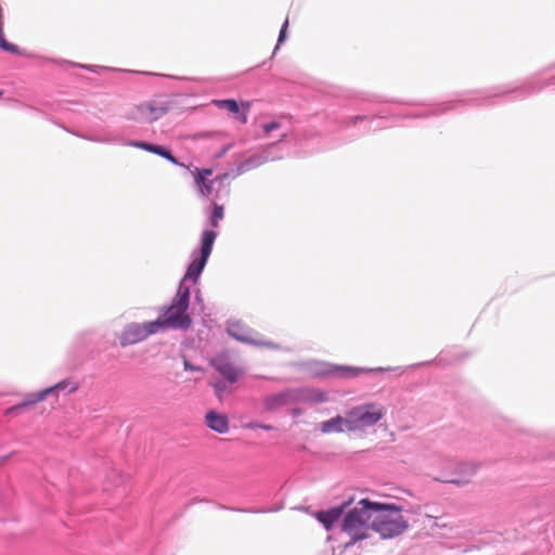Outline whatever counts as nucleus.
Masks as SVG:
<instances>
[{"label":"nucleus","mask_w":555,"mask_h":555,"mask_svg":"<svg viewBox=\"0 0 555 555\" xmlns=\"http://www.w3.org/2000/svg\"><path fill=\"white\" fill-rule=\"evenodd\" d=\"M274 149H276V144H271L266 150L260 152L259 154L253 155L249 158L245 159L241 164L240 170L242 172L248 171L250 169L261 166L262 164H264L267 162L281 158L282 157L281 155L273 153Z\"/></svg>","instance_id":"obj_16"},{"label":"nucleus","mask_w":555,"mask_h":555,"mask_svg":"<svg viewBox=\"0 0 555 555\" xmlns=\"http://www.w3.org/2000/svg\"><path fill=\"white\" fill-rule=\"evenodd\" d=\"M287 135H288V131H287V130H284V131L280 134V140H279V141H283Z\"/></svg>","instance_id":"obj_33"},{"label":"nucleus","mask_w":555,"mask_h":555,"mask_svg":"<svg viewBox=\"0 0 555 555\" xmlns=\"http://www.w3.org/2000/svg\"><path fill=\"white\" fill-rule=\"evenodd\" d=\"M324 392L310 388H289L278 393L269 395L263 399V409L273 412L280 408L297 403H319L325 401Z\"/></svg>","instance_id":"obj_4"},{"label":"nucleus","mask_w":555,"mask_h":555,"mask_svg":"<svg viewBox=\"0 0 555 555\" xmlns=\"http://www.w3.org/2000/svg\"><path fill=\"white\" fill-rule=\"evenodd\" d=\"M212 173L211 169H203L195 176V183L198 186V192L202 196L210 198L212 201L218 198L215 194V185L221 184L224 179L229 177L228 173L216 177L212 180H207V177Z\"/></svg>","instance_id":"obj_13"},{"label":"nucleus","mask_w":555,"mask_h":555,"mask_svg":"<svg viewBox=\"0 0 555 555\" xmlns=\"http://www.w3.org/2000/svg\"><path fill=\"white\" fill-rule=\"evenodd\" d=\"M205 421L207 427L218 434H225L229 430V420L223 413L209 411L205 416Z\"/></svg>","instance_id":"obj_17"},{"label":"nucleus","mask_w":555,"mask_h":555,"mask_svg":"<svg viewBox=\"0 0 555 555\" xmlns=\"http://www.w3.org/2000/svg\"><path fill=\"white\" fill-rule=\"evenodd\" d=\"M223 219V206L215 204L212 212L209 217V223L211 227L217 228L219 225V221Z\"/></svg>","instance_id":"obj_22"},{"label":"nucleus","mask_w":555,"mask_h":555,"mask_svg":"<svg viewBox=\"0 0 555 555\" xmlns=\"http://www.w3.org/2000/svg\"><path fill=\"white\" fill-rule=\"evenodd\" d=\"M262 129L266 135H269L272 131L282 129V124L280 121H271L262 125Z\"/></svg>","instance_id":"obj_26"},{"label":"nucleus","mask_w":555,"mask_h":555,"mask_svg":"<svg viewBox=\"0 0 555 555\" xmlns=\"http://www.w3.org/2000/svg\"><path fill=\"white\" fill-rule=\"evenodd\" d=\"M365 117L364 116H356L353 118L350 119L351 122H357L358 120H364Z\"/></svg>","instance_id":"obj_32"},{"label":"nucleus","mask_w":555,"mask_h":555,"mask_svg":"<svg viewBox=\"0 0 555 555\" xmlns=\"http://www.w3.org/2000/svg\"><path fill=\"white\" fill-rule=\"evenodd\" d=\"M211 366L229 383H235L242 375V370L233 365L227 353H219L210 361Z\"/></svg>","instance_id":"obj_15"},{"label":"nucleus","mask_w":555,"mask_h":555,"mask_svg":"<svg viewBox=\"0 0 555 555\" xmlns=\"http://www.w3.org/2000/svg\"><path fill=\"white\" fill-rule=\"evenodd\" d=\"M190 285L180 283L175 297L169 306L159 309V315L155 321L158 323V331L168 330H188L192 324V319L188 313L190 306Z\"/></svg>","instance_id":"obj_1"},{"label":"nucleus","mask_w":555,"mask_h":555,"mask_svg":"<svg viewBox=\"0 0 555 555\" xmlns=\"http://www.w3.org/2000/svg\"><path fill=\"white\" fill-rule=\"evenodd\" d=\"M282 508V506L273 507L269 509H237L238 512H246V513H271V512H278Z\"/></svg>","instance_id":"obj_29"},{"label":"nucleus","mask_w":555,"mask_h":555,"mask_svg":"<svg viewBox=\"0 0 555 555\" xmlns=\"http://www.w3.org/2000/svg\"><path fill=\"white\" fill-rule=\"evenodd\" d=\"M401 512L400 505L373 502L372 530L382 539H391L403 533L408 528V521Z\"/></svg>","instance_id":"obj_2"},{"label":"nucleus","mask_w":555,"mask_h":555,"mask_svg":"<svg viewBox=\"0 0 555 555\" xmlns=\"http://www.w3.org/2000/svg\"><path fill=\"white\" fill-rule=\"evenodd\" d=\"M166 112L167 108L165 106L153 103H144L138 105L129 118H132L139 122L150 124L163 117Z\"/></svg>","instance_id":"obj_14"},{"label":"nucleus","mask_w":555,"mask_h":555,"mask_svg":"<svg viewBox=\"0 0 555 555\" xmlns=\"http://www.w3.org/2000/svg\"><path fill=\"white\" fill-rule=\"evenodd\" d=\"M248 428H259V429H263V430H272L273 427L269 424H260V423H250L247 425Z\"/></svg>","instance_id":"obj_28"},{"label":"nucleus","mask_w":555,"mask_h":555,"mask_svg":"<svg viewBox=\"0 0 555 555\" xmlns=\"http://www.w3.org/2000/svg\"><path fill=\"white\" fill-rule=\"evenodd\" d=\"M158 323L155 321H150L145 323H129L125 326L121 335L119 336V343L122 347L128 345L138 344L150 335L159 333Z\"/></svg>","instance_id":"obj_10"},{"label":"nucleus","mask_w":555,"mask_h":555,"mask_svg":"<svg viewBox=\"0 0 555 555\" xmlns=\"http://www.w3.org/2000/svg\"><path fill=\"white\" fill-rule=\"evenodd\" d=\"M453 106H454L453 102H447V103H442V104L437 105L430 112L426 109V111H422V112H418V113H414L411 116L412 117H425V116H429V115H435L437 113L447 112V111L451 109Z\"/></svg>","instance_id":"obj_20"},{"label":"nucleus","mask_w":555,"mask_h":555,"mask_svg":"<svg viewBox=\"0 0 555 555\" xmlns=\"http://www.w3.org/2000/svg\"><path fill=\"white\" fill-rule=\"evenodd\" d=\"M372 514L373 502L369 499L360 500L356 506L346 513L341 530L351 538L347 546L369 538V531L372 530Z\"/></svg>","instance_id":"obj_3"},{"label":"nucleus","mask_w":555,"mask_h":555,"mask_svg":"<svg viewBox=\"0 0 555 555\" xmlns=\"http://www.w3.org/2000/svg\"><path fill=\"white\" fill-rule=\"evenodd\" d=\"M156 155H159L164 158H166L168 162H170L173 165L177 166H184L183 164L179 163V160L171 154V152L162 145L158 149V153Z\"/></svg>","instance_id":"obj_24"},{"label":"nucleus","mask_w":555,"mask_h":555,"mask_svg":"<svg viewBox=\"0 0 555 555\" xmlns=\"http://www.w3.org/2000/svg\"><path fill=\"white\" fill-rule=\"evenodd\" d=\"M448 465L454 466V470H452L449 475L437 478L438 480L455 485H465L476 474L477 470V465L468 462L455 463L448 461Z\"/></svg>","instance_id":"obj_12"},{"label":"nucleus","mask_w":555,"mask_h":555,"mask_svg":"<svg viewBox=\"0 0 555 555\" xmlns=\"http://www.w3.org/2000/svg\"><path fill=\"white\" fill-rule=\"evenodd\" d=\"M349 431H363L377 424L385 415L383 406L374 403L359 405L348 413Z\"/></svg>","instance_id":"obj_6"},{"label":"nucleus","mask_w":555,"mask_h":555,"mask_svg":"<svg viewBox=\"0 0 555 555\" xmlns=\"http://www.w3.org/2000/svg\"><path fill=\"white\" fill-rule=\"evenodd\" d=\"M214 389H215L216 393L218 396H220L227 389V386H225L224 382H217L214 385Z\"/></svg>","instance_id":"obj_31"},{"label":"nucleus","mask_w":555,"mask_h":555,"mask_svg":"<svg viewBox=\"0 0 555 555\" xmlns=\"http://www.w3.org/2000/svg\"><path fill=\"white\" fill-rule=\"evenodd\" d=\"M216 237L217 232L212 230H205L202 233L199 251L193 253V259L188 266L186 272L180 283H185V285H189V281L197 283L211 254Z\"/></svg>","instance_id":"obj_5"},{"label":"nucleus","mask_w":555,"mask_h":555,"mask_svg":"<svg viewBox=\"0 0 555 555\" xmlns=\"http://www.w3.org/2000/svg\"><path fill=\"white\" fill-rule=\"evenodd\" d=\"M218 106L225 108L231 113H238L240 107L235 100H221L218 102Z\"/></svg>","instance_id":"obj_23"},{"label":"nucleus","mask_w":555,"mask_h":555,"mask_svg":"<svg viewBox=\"0 0 555 555\" xmlns=\"http://www.w3.org/2000/svg\"><path fill=\"white\" fill-rule=\"evenodd\" d=\"M552 83H554L553 80H548L546 82H540L538 79H531L530 81H528L526 83L524 89L528 93H535V92L543 90L546 86L552 85Z\"/></svg>","instance_id":"obj_21"},{"label":"nucleus","mask_w":555,"mask_h":555,"mask_svg":"<svg viewBox=\"0 0 555 555\" xmlns=\"http://www.w3.org/2000/svg\"><path fill=\"white\" fill-rule=\"evenodd\" d=\"M0 48L3 51H7V52H10V53H13V54H20L21 53V50H20V48L16 44L10 43L5 39L0 40Z\"/></svg>","instance_id":"obj_25"},{"label":"nucleus","mask_w":555,"mask_h":555,"mask_svg":"<svg viewBox=\"0 0 555 555\" xmlns=\"http://www.w3.org/2000/svg\"><path fill=\"white\" fill-rule=\"evenodd\" d=\"M346 503L340 506L332 507L327 511H320L317 514V519L324 526L326 530H330L333 525L341 517Z\"/></svg>","instance_id":"obj_19"},{"label":"nucleus","mask_w":555,"mask_h":555,"mask_svg":"<svg viewBox=\"0 0 555 555\" xmlns=\"http://www.w3.org/2000/svg\"><path fill=\"white\" fill-rule=\"evenodd\" d=\"M2 95V91H0V96Z\"/></svg>","instance_id":"obj_35"},{"label":"nucleus","mask_w":555,"mask_h":555,"mask_svg":"<svg viewBox=\"0 0 555 555\" xmlns=\"http://www.w3.org/2000/svg\"><path fill=\"white\" fill-rule=\"evenodd\" d=\"M317 375L322 376H335V377H356L361 373H371V372H384L391 371L392 369L387 367H375V369H366L359 366H349V365H336L331 363H315V367L313 369Z\"/></svg>","instance_id":"obj_9"},{"label":"nucleus","mask_w":555,"mask_h":555,"mask_svg":"<svg viewBox=\"0 0 555 555\" xmlns=\"http://www.w3.org/2000/svg\"><path fill=\"white\" fill-rule=\"evenodd\" d=\"M227 333L233 337L234 339L257 346V347H266L269 349H280V346L278 344H274L270 340H266L261 338L257 333H255L253 330H250L248 326L243 324L240 321L236 320H229L227 323Z\"/></svg>","instance_id":"obj_7"},{"label":"nucleus","mask_w":555,"mask_h":555,"mask_svg":"<svg viewBox=\"0 0 555 555\" xmlns=\"http://www.w3.org/2000/svg\"><path fill=\"white\" fill-rule=\"evenodd\" d=\"M77 389H78V384L76 382H74L72 379L61 380L60 383L55 384L54 386L48 387L38 392L27 395V397L22 402V404L8 409L7 413L9 414V413L17 411L24 406L40 402V401L44 400L50 395H55L57 397L59 393H61V392L68 395V393H73Z\"/></svg>","instance_id":"obj_8"},{"label":"nucleus","mask_w":555,"mask_h":555,"mask_svg":"<svg viewBox=\"0 0 555 555\" xmlns=\"http://www.w3.org/2000/svg\"><path fill=\"white\" fill-rule=\"evenodd\" d=\"M81 137L91 142L105 143V144L119 143L122 145L138 147V149H141V150L154 153V154L158 153V149L160 146V145L147 143L144 141H135V140L127 141V140H124L121 134H117L115 132H108V131H105L102 133L94 132V133H90V134H86V135H81Z\"/></svg>","instance_id":"obj_11"},{"label":"nucleus","mask_w":555,"mask_h":555,"mask_svg":"<svg viewBox=\"0 0 555 555\" xmlns=\"http://www.w3.org/2000/svg\"><path fill=\"white\" fill-rule=\"evenodd\" d=\"M195 298H196V300H198V301H201V300H202L199 292L196 294Z\"/></svg>","instance_id":"obj_34"},{"label":"nucleus","mask_w":555,"mask_h":555,"mask_svg":"<svg viewBox=\"0 0 555 555\" xmlns=\"http://www.w3.org/2000/svg\"><path fill=\"white\" fill-rule=\"evenodd\" d=\"M183 366H184V370L185 371H196V372H199L202 371V369L199 366H196L194 364H192L189 360L184 359L183 361Z\"/></svg>","instance_id":"obj_30"},{"label":"nucleus","mask_w":555,"mask_h":555,"mask_svg":"<svg viewBox=\"0 0 555 555\" xmlns=\"http://www.w3.org/2000/svg\"><path fill=\"white\" fill-rule=\"evenodd\" d=\"M349 417L348 414L343 417L340 415H337L335 417H332L325 422H322L320 424V430L323 434H332V433H344L349 431Z\"/></svg>","instance_id":"obj_18"},{"label":"nucleus","mask_w":555,"mask_h":555,"mask_svg":"<svg viewBox=\"0 0 555 555\" xmlns=\"http://www.w3.org/2000/svg\"><path fill=\"white\" fill-rule=\"evenodd\" d=\"M287 27H288V20H285V22L283 23V25L281 27L280 34H279L278 44L275 47V50L286 39V29H287Z\"/></svg>","instance_id":"obj_27"}]
</instances>
